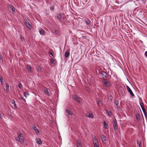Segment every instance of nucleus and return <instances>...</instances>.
Instances as JSON below:
<instances>
[{
    "mask_svg": "<svg viewBox=\"0 0 147 147\" xmlns=\"http://www.w3.org/2000/svg\"><path fill=\"white\" fill-rule=\"evenodd\" d=\"M18 137L15 138V139L17 141L21 143H26L27 141L26 140H24L23 135L21 133H18Z\"/></svg>",
    "mask_w": 147,
    "mask_h": 147,
    "instance_id": "1",
    "label": "nucleus"
},
{
    "mask_svg": "<svg viewBox=\"0 0 147 147\" xmlns=\"http://www.w3.org/2000/svg\"><path fill=\"white\" fill-rule=\"evenodd\" d=\"M93 142L94 147H99L98 144L97 140L95 136L93 137Z\"/></svg>",
    "mask_w": 147,
    "mask_h": 147,
    "instance_id": "2",
    "label": "nucleus"
},
{
    "mask_svg": "<svg viewBox=\"0 0 147 147\" xmlns=\"http://www.w3.org/2000/svg\"><path fill=\"white\" fill-rule=\"evenodd\" d=\"M72 98L75 100L77 102H80L81 101V99L80 98L78 97L76 95H74L73 96Z\"/></svg>",
    "mask_w": 147,
    "mask_h": 147,
    "instance_id": "3",
    "label": "nucleus"
},
{
    "mask_svg": "<svg viewBox=\"0 0 147 147\" xmlns=\"http://www.w3.org/2000/svg\"><path fill=\"white\" fill-rule=\"evenodd\" d=\"M113 126L114 130H115L117 129V123L115 119H113Z\"/></svg>",
    "mask_w": 147,
    "mask_h": 147,
    "instance_id": "4",
    "label": "nucleus"
},
{
    "mask_svg": "<svg viewBox=\"0 0 147 147\" xmlns=\"http://www.w3.org/2000/svg\"><path fill=\"white\" fill-rule=\"evenodd\" d=\"M102 82L103 83L104 85H105L107 87L109 86H110V83L108 82L105 79H104L102 81Z\"/></svg>",
    "mask_w": 147,
    "mask_h": 147,
    "instance_id": "5",
    "label": "nucleus"
},
{
    "mask_svg": "<svg viewBox=\"0 0 147 147\" xmlns=\"http://www.w3.org/2000/svg\"><path fill=\"white\" fill-rule=\"evenodd\" d=\"M126 87L128 91L129 92L131 95L132 97L134 96V93H133L131 89L128 86H127Z\"/></svg>",
    "mask_w": 147,
    "mask_h": 147,
    "instance_id": "6",
    "label": "nucleus"
},
{
    "mask_svg": "<svg viewBox=\"0 0 147 147\" xmlns=\"http://www.w3.org/2000/svg\"><path fill=\"white\" fill-rule=\"evenodd\" d=\"M86 116L87 117L91 118H93L94 117V115L92 113H87L86 114Z\"/></svg>",
    "mask_w": 147,
    "mask_h": 147,
    "instance_id": "7",
    "label": "nucleus"
},
{
    "mask_svg": "<svg viewBox=\"0 0 147 147\" xmlns=\"http://www.w3.org/2000/svg\"><path fill=\"white\" fill-rule=\"evenodd\" d=\"M44 92L46 93L48 95H51L50 90H48L46 88H45L44 89Z\"/></svg>",
    "mask_w": 147,
    "mask_h": 147,
    "instance_id": "8",
    "label": "nucleus"
},
{
    "mask_svg": "<svg viewBox=\"0 0 147 147\" xmlns=\"http://www.w3.org/2000/svg\"><path fill=\"white\" fill-rule=\"evenodd\" d=\"M27 21V22L25 23V25L28 28L30 29L31 28V26L28 21Z\"/></svg>",
    "mask_w": 147,
    "mask_h": 147,
    "instance_id": "9",
    "label": "nucleus"
},
{
    "mask_svg": "<svg viewBox=\"0 0 147 147\" xmlns=\"http://www.w3.org/2000/svg\"><path fill=\"white\" fill-rule=\"evenodd\" d=\"M100 137L102 142H104L106 141L107 138L105 135H102Z\"/></svg>",
    "mask_w": 147,
    "mask_h": 147,
    "instance_id": "10",
    "label": "nucleus"
},
{
    "mask_svg": "<svg viewBox=\"0 0 147 147\" xmlns=\"http://www.w3.org/2000/svg\"><path fill=\"white\" fill-rule=\"evenodd\" d=\"M36 69L37 71L39 73H41L42 72L41 68L39 66H38L36 67Z\"/></svg>",
    "mask_w": 147,
    "mask_h": 147,
    "instance_id": "11",
    "label": "nucleus"
},
{
    "mask_svg": "<svg viewBox=\"0 0 147 147\" xmlns=\"http://www.w3.org/2000/svg\"><path fill=\"white\" fill-rule=\"evenodd\" d=\"M100 74L101 75L103 78L106 77V74L104 71H101L100 73Z\"/></svg>",
    "mask_w": 147,
    "mask_h": 147,
    "instance_id": "12",
    "label": "nucleus"
},
{
    "mask_svg": "<svg viewBox=\"0 0 147 147\" xmlns=\"http://www.w3.org/2000/svg\"><path fill=\"white\" fill-rule=\"evenodd\" d=\"M36 142L38 144L40 145L42 144V142L40 138L36 139Z\"/></svg>",
    "mask_w": 147,
    "mask_h": 147,
    "instance_id": "13",
    "label": "nucleus"
},
{
    "mask_svg": "<svg viewBox=\"0 0 147 147\" xmlns=\"http://www.w3.org/2000/svg\"><path fill=\"white\" fill-rule=\"evenodd\" d=\"M33 129L37 134H38L39 133V132L38 129L35 126H34L33 127Z\"/></svg>",
    "mask_w": 147,
    "mask_h": 147,
    "instance_id": "14",
    "label": "nucleus"
},
{
    "mask_svg": "<svg viewBox=\"0 0 147 147\" xmlns=\"http://www.w3.org/2000/svg\"><path fill=\"white\" fill-rule=\"evenodd\" d=\"M26 68L30 72L32 70V67L31 66L29 65H26Z\"/></svg>",
    "mask_w": 147,
    "mask_h": 147,
    "instance_id": "15",
    "label": "nucleus"
},
{
    "mask_svg": "<svg viewBox=\"0 0 147 147\" xmlns=\"http://www.w3.org/2000/svg\"><path fill=\"white\" fill-rule=\"evenodd\" d=\"M84 20L86 24L88 25L90 23V21L88 19H84Z\"/></svg>",
    "mask_w": 147,
    "mask_h": 147,
    "instance_id": "16",
    "label": "nucleus"
},
{
    "mask_svg": "<svg viewBox=\"0 0 147 147\" xmlns=\"http://www.w3.org/2000/svg\"><path fill=\"white\" fill-rule=\"evenodd\" d=\"M65 111L69 115H71L73 114L72 112L69 110L66 109Z\"/></svg>",
    "mask_w": 147,
    "mask_h": 147,
    "instance_id": "17",
    "label": "nucleus"
},
{
    "mask_svg": "<svg viewBox=\"0 0 147 147\" xmlns=\"http://www.w3.org/2000/svg\"><path fill=\"white\" fill-rule=\"evenodd\" d=\"M10 9L13 11H15V8L12 5H9V6Z\"/></svg>",
    "mask_w": 147,
    "mask_h": 147,
    "instance_id": "18",
    "label": "nucleus"
},
{
    "mask_svg": "<svg viewBox=\"0 0 147 147\" xmlns=\"http://www.w3.org/2000/svg\"><path fill=\"white\" fill-rule=\"evenodd\" d=\"M40 34L42 35H44L45 34V32L42 29H41L40 31Z\"/></svg>",
    "mask_w": 147,
    "mask_h": 147,
    "instance_id": "19",
    "label": "nucleus"
},
{
    "mask_svg": "<svg viewBox=\"0 0 147 147\" xmlns=\"http://www.w3.org/2000/svg\"><path fill=\"white\" fill-rule=\"evenodd\" d=\"M69 52L68 51H66L65 52V56L66 57H69Z\"/></svg>",
    "mask_w": 147,
    "mask_h": 147,
    "instance_id": "20",
    "label": "nucleus"
},
{
    "mask_svg": "<svg viewBox=\"0 0 147 147\" xmlns=\"http://www.w3.org/2000/svg\"><path fill=\"white\" fill-rule=\"evenodd\" d=\"M104 126L105 128L107 129L108 127V124L106 123L105 121H104Z\"/></svg>",
    "mask_w": 147,
    "mask_h": 147,
    "instance_id": "21",
    "label": "nucleus"
},
{
    "mask_svg": "<svg viewBox=\"0 0 147 147\" xmlns=\"http://www.w3.org/2000/svg\"><path fill=\"white\" fill-rule=\"evenodd\" d=\"M63 16L62 14L61 13H60L58 15L57 17L58 19H60L61 18L62 16Z\"/></svg>",
    "mask_w": 147,
    "mask_h": 147,
    "instance_id": "22",
    "label": "nucleus"
},
{
    "mask_svg": "<svg viewBox=\"0 0 147 147\" xmlns=\"http://www.w3.org/2000/svg\"><path fill=\"white\" fill-rule=\"evenodd\" d=\"M97 104L99 106H101L102 105V102L100 100H98L97 101Z\"/></svg>",
    "mask_w": 147,
    "mask_h": 147,
    "instance_id": "23",
    "label": "nucleus"
},
{
    "mask_svg": "<svg viewBox=\"0 0 147 147\" xmlns=\"http://www.w3.org/2000/svg\"><path fill=\"white\" fill-rule=\"evenodd\" d=\"M12 103L14 105L15 108H17V107L15 103V102L14 100H13L12 101Z\"/></svg>",
    "mask_w": 147,
    "mask_h": 147,
    "instance_id": "24",
    "label": "nucleus"
},
{
    "mask_svg": "<svg viewBox=\"0 0 147 147\" xmlns=\"http://www.w3.org/2000/svg\"><path fill=\"white\" fill-rule=\"evenodd\" d=\"M9 85L8 83L6 84V90L7 91V90H9Z\"/></svg>",
    "mask_w": 147,
    "mask_h": 147,
    "instance_id": "25",
    "label": "nucleus"
},
{
    "mask_svg": "<svg viewBox=\"0 0 147 147\" xmlns=\"http://www.w3.org/2000/svg\"><path fill=\"white\" fill-rule=\"evenodd\" d=\"M0 81L1 84H3V78L1 76H0Z\"/></svg>",
    "mask_w": 147,
    "mask_h": 147,
    "instance_id": "26",
    "label": "nucleus"
},
{
    "mask_svg": "<svg viewBox=\"0 0 147 147\" xmlns=\"http://www.w3.org/2000/svg\"><path fill=\"white\" fill-rule=\"evenodd\" d=\"M24 95L25 97L26 98L29 95V94L28 92H25L24 93Z\"/></svg>",
    "mask_w": 147,
    "mask_h": 147,
    "instance_id": "27",
    "label": "nucleus"
},
{
    "mask_svg": "<svg viewBox=\"0 0 147 147\" xmlns=\"http://www.w3.org/2000/svg\"><path fill=\"white\" fill-rule=\"evenodd\" d=\"M77 146L78 147H82V145L81 143L78 142H77Z\"/></svg>",
    "mask_w": 147,
    "mask_h": 147,
    "instance_id": "28",
    "label": "nucleus"
},
{
    "mask_svg": "<svg viewBox=\"0 0 147 147\" xmlns=\"http://www.w3.org/2000/svg\"><path fill=\"white\" fill-rule=\"evenodd\" d=\"M136 118L137 120H140V115L138 114H136Z\"/></svg>",
    "mask_w": 147,
    "mask_h": 147,
    "instance_id": "29",
    "label": "nucleus"
},
{
    "mask_svg": "<svg viewBox=\"0 0 147 147\" xmlns=\"http://www.w3.org/2000/svg\"><path fill=\"white\" fill-rule=\"evenodd\" d=\"M114 103L117 106L119 104V102H118V100H115Z\"/></svg>",
    "mask_w": 147,
    "mask_h": 147,
    "instance_id": "30",
    "label": "nucleus"
},
{
    "mask_svg": "<svg viewBox=\"0 0 147 147\" xmlns=\"http://www.w3.org/2000/svg\"><path fill=\"white\" fill-rule=\"evenodd\" d=\"M107 113L110 116L111 114V112L110 111H108V110L107 111Z\"/></svg>",
    "mask_w": 147,
    "mask_h": 147,
    "instance_id": "31",
    "label": "nucleus"
},
{
    "mask_svg": "<svg viewBox=\"0 0 147 147\" xmlns=\"http://www.w3.org/2000/svg\"><path fill=\"white\" fill-rule=\"evenodd\" d=\"M54 60L53 59H50L51 62L52 64H54Z\"/></svg>",
    "mask_w": 147,
    "mask_h": 147,
    "instance_id": "32",
    "label": "nucleus"
},
{
    "mask_svg": "<svg viewBox=\"0 0 147 147\" xmlns=\"http://www.w3.org/2000/svg\"><path fill=\"white\" fill-rule=\"evenodd\" d=\"M22 84L20 83H19L18 84V87L20 89L22 88L21 87H22Z\"/></svg>",
    "mask_w": 147,
    "mask_h": 147,
    "instance_id": "33",
    "label": "nucleus"
},
{
    "mask_svg": "<svg viewBox=\"0 0 147 147\" xmlns=\"http://www.w3.org/2000/svg\"><path fill=\"white\" fill-rule=\"evenodd\" d=\"M49 54L52 56L53 57H55V56L53 54L51 51L49 52Z\"/></svg>",
    "mask_w": 147,
    "mask_h": 147,
    "instance_id": "34",
    "label": "nucleus"
},
{
    "mask_svg": "<svg viewBox=\"0 0 147 147\" xmlns=\"http://www.w3.org/2000/svg\"><path fill=\"white\" fill-rule=\"evenodd\" d=\"M54 9V7L53 6H51L50 7V9L52 11H53Z\"/></svg>",
    "mask_w": 147,
    "mask_h": 147,
    "instance_id": "35",
    "label": "nucleus"
},
{
    "mask_svg": "<svg viewBox=\"0 0 147 147\" xmlns=\"http://www.w3.org/2000/svg\"><path fill=\"white\" fill-rule=\"evenodd\" d=\"M142 110L143 111V112L144 113H146V111H145V109H144V108H142Z\"/></svg>",
    "mask_w": 147,
    "mask_h": 147,
    "instance_id": "36",
    "label": "nucleus"
},
{
    "mask_svg": "<svg viewBox=\"0 0 147 147\" xmlns=\"http://www.w3.org/2000/svg\"><path fill=\"white\" fill-rule=\"evenodd\" d=\"M138 145H139L140 147L141 145V142H137Z\"/></svg>",
    "mask_w": 147,
    "mask_h": 147,
    "instance_id": "37",
    "label": "nucleus"
},
{
    "mask_svg": "<svg viewBox=\"0 0 147 147\" xmlns=\"http://www.w3.org/2000/svg\"><path fill=\"white\" fill-rule=\"evenodd\" d=\"M2 61V60L1 57V55L0 54V62Z\"/></svg>",
    "mask_w": 147,
    "mask_h": 147,
    "instance_id": "38",
    "label": "nucleus"
},
{
    "mask_svg": "<svg viewBox=\"0 0 147 147\" xmlns=\"http://www.w3.org/2000/svg\"><path fill=\"white\" fill-rule=\"evenodd\" d=\"M144 114V115L145 116V117L146 118H147V115L146 114V113H145Z\"/></svg>",
    "mask_w": 147,
    "mask_h": 147,
    "instance_id": "39",
    "label": "nucleus"
},
{
    "mask_svg": "<svg viewBox=\"0 0 147 147\" xmlns=\"http://www.w3.org/2000/svg\"><path fill=\"white\" fill-rule=\"evenodd\" d=\"M21 40L22 41H23L24 40V38L23 37H22V36H21Z\"/></svg>",
    "mask_w": 147,
    "mask_h": 147,
    "instance_id": "40",
    "label": "nucleus"
},
{
    "mask_svg": "<svg viewBox=\"0 0 147 147\" xmlns=\"http://www.w3.org/2000/svg\"><path fill=\"white\" fill-rule=\"evenodd\" d=\"M140 106L142 108H142H144V106H143V104H140Z\"/></svg>",
    "mask_w": 147,
    "mask_h": 147,
    "instance_id": "41",
    "label": "nucleus"
},
{
    "mask_svg": "<svg viewBox=\"0 0 147 147\" xmlns=\"http://www.w3.org/2000/svg\"><path fill=\"white\" fill-rule=\"evenodd\" d=\"M145 55L147 57V51H146L145 53Z\"/></svg>",
    "mask_w": 147,
    "mask_h": 147,
    "instance_id": "42",
    "label": "nucleus"
},
{
    "mask_svg": "<svg viewBox=\"0 0 147 147\" xmlns=\"http://www.w3.org/2000/svg\"><path fill=\"white\" fill-rule=\"evenodd\" d=\"M21 99L22 100L24 101H25V99H24L23 97H21Z\"/></svg>",
    "mask_w": 147,
    "mask_h": 147,
    "instance_id": "43",
    "label": "nucleus"
},
{
    "mask_svg": "<svg viewBox=\"0 0 147 147\" xmlns=\"http://www.w3.org/2000/svg\"><path fill=\"white\" fill-rule=\"evenodd\" d=\"M0 117L1 118V114H0Z\"/></svg>",
    "mask_w": 147,
    "mask_h": 147,
    "instance_id": "44",
    "label": "nucleus"
}]
</instances>
